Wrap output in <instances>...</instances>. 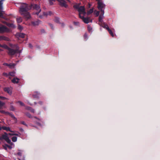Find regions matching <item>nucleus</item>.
Listing matches in <instances>:
<instances>
[{
	"mask_svg": "<svg viewBox=\"0 0 160 160\" xmlns=\"http://www.w3.org/2000/svg\"><path fill=\"white\" fill-rule=\"evenodd\" d=\"M5 141L8 144H11L12 143L11 142V140L9 139V138L6 140Z\"/></svg>",
	"mask_w": 160,
	"mask_h": 160,
	"instance_id": "f704fd0d",
	"label": "nucleus"
},
{
	"mask_svg": "<svg viewBox=\"0 0 160 160\" xmlns=\"http://www.w3.org/2000/svg\"><path fill=\"white\" fill-rule=\"evenodd\" d=\"M3 65L8 66L10 68H14L15 65V64L14 63L8 64L6 63H3Z\"/></svg>",
	"mask_w": 160,
	"mask_h": 160,
	"instance_id": "f3484780",
	"label": "nucleus"
},
{
	"mask_svg": "<svg viewBox=\"0 0 160 160\" xmlns=\"http://www.w3.org/2000/svg\"><path fill=\"white\" fill-rule=\"evenodd\" d=\"M96 0L97 1H98H98H101L100 0Z\"/></svg>",
	"mask_w": 160,
	"mask_h": 160,
	"instance_id": "338daca9",
	"label": "nucleus"
},
{
	"mask_svg": "<svg viewBox=\"0 0 160 160\" xmlns=\"http://www.w3.org/2000/svg\"><path fill=\"white\" fill-rule=\"evenodd\" d=\"M92 27L90 25H88V31L92 33Z\"/></svg>",
	"mask_w": 160,
	"mask_h": 160,
	"instance_id": "5701e85b",
	"label": "nucleus"
},
{
	"mask_svg": "<svg viewBox=\"0 0 160 160\" xmlns=\"http://www.w3.org/2000/svg\"><path fill=\"white\" fill-rule=\"evenodd\" d=\"M4 114H7L9 115L11 118H12L13 120L16 122H17V118L14 116L11 113H10L9 112H4Z\"/></svg>",
	"mask_w": 160,
	"mask_h": 160,
	"instance_id": "ddd939ff",
	"label": "nucleus"
},
{
	"mask_svg": "<svg viewBox=\"0 0 160 160\" xmlns=\"http://www.w3.org/2000/svg\"><path fill=\"white\" fill-rule=\"evenodd\" d=\"M91 4L90 3L88 4L89 8H90L91 7Z\"/></svg>",
	"mask_w": 160,
	"mask_h": 160,
	"instance_id": "0e129e2a",
	"label": "nucleus"
},
{
	"mask_svg": "<svg viewBox=\"0 0 160 160\" xmlns=\"http://www.w3.org/2000/svg\"><path fill=\"white\" fill-rule=\"evenodd\" d=\"M21 123L22 124L25 125L26 126H27V125L25 123V122L23 121H22L21 122Z\"/></svg>",
	"mask_w": 160,
	"mask_h": 160,
	"instance_id": "a18cd8bd",
	"label": "nucleus"
},
{
	"mask_svg": "<svg viewBox=\"0 0 160 160\" xmlns=\"http://www.w3.org/2000/svg\"><path fill=\"white\" fill-rule=\"evenodd\" d=\"M2 129L4 130H6L7 131H10L11 132H12V131L11 130L10 128L8 127L3 126L2 127Z\"/></svg>",
	"mask_w": 160,
	"mask_h": 160,
	"instance_id": "aec40b11",
	"label": "nucleus"
},
{
	"mask_svg": "<svg viewBox=\"0 0 160 160\" xmlns=\"http://www.w3.org/2000/svg\"><path fill=\"white\" fill-rule=\"evenodd\" d=\"M34 118L36 119V120H33L34 122L38 126H41L42 125L40 122L41 121V119L39 118H37L36 117H34Z\"/></svg>",
	"mask_w": 160,
	"mask_h": 160,
	"instance_id": "9b49d317",
	"label": "nucleus"
},
{
	"mask_svg": "<svg viewBox=\"0 0 160 160\" xmlns=\"http://www.w3.org/2000/svg\"><path fill=\"white\" fill-rule=\"evenodd\" d=\"M40 93L38 92H35L32 95L33 98H38L39 97Z\"/></svg>",
	"mask_w": 160,
	"mask_h": 160,
	"instance_id": "a211bd4d",
	"label": "nucleus"
},
{
	"mask_svg": "<svg viewBox=\"0 0 160 160\" xmlns=\"http://www.w3.org/2000/svg\"><path fill=\"white\" fill-rule=\"evenodd\" d=\"M14 50H15L16 52L15 53L13 54V55L17 53H20L21 52V51L19 50V47L18 46L15 49H14Z\"/></svg>",
	"mask_w": 160,
	"mask_h": 160,
	"instance_id": "4be33fe9",
	"label": "nucleus"
},
{
	"mask_svg": "<svg viewBox=\"0 0 160 160\" xmlns=\"http://www.w3.org/2000/svg\"><path fill=\"white\" fill-rule=\"evenodd\" d=\"M29 47L30 48H32V44H31V43H29Z\"/></svg>",
	"mask_w": 160,
	"mask_h": 160,
	"instance_id": "13d9d810",
	"label": "nucleus"
},
{
	"mask_svg": "<svg viewBox=\"0 0 160 160\" xmlns=\"http://www.w3.org/2000/svg\"><path fill=\"white\" fill-rule=\"evenodd\" d=\"M59 3V5L62 7L67 8L68 5L64 0H57Z\"/></svg>",
	"mask_w": 160,
	"mask_h": 160,
	"instance_id": "1a4fd4ad",
	"label": "nucleus"
},
{
	"mask_svg": "<svg viewBox=\"0 0 160 160\" xmlns=\"http://www.w3.org/2000/svg\"><path fill=\"white\" fill-rule=\"evenodd\" d=\"M66 0L67 1H68V2H70V0Z\"/></svg>",
	"mask_w": 160,
	"mask_h": 160,
	"instance_id": "774afa93",
	"label": "nucleus"
},
{
	"mask_svg": "<svg viewBox=\"0 0 160 160\" xmlns=\"http://www.w3.org/2000/svg\"><path fill=\"white\" fill-rule=\"evenodd\" d=\"M54 22L57 23H59V18L58 17H55L54 20Z\"/></svg>",
	"mask_w": 160,
	"mask_h": 160,
	"instance_id": "7c9ffc66",
	"label": "nucleus"
},
{
	"mask_svg": "<svg viewBox=\"0 0 160 160\" xmlns=\"http://www.w3.org/2000/svg\"><path fill=\"white\" fill-rule=\"evenodd\" d=\"M48 24L50 26L51 28L52 29V30H53L54 29V28H53V25L52 24H51L50 23H48Z\"/></svg>",
	"mask_w": 160,
	"mask_h": 160,
	"instance_id": "49530a36",
	"label": "nucleus"
},
{
	"mask_svg": "<svg viewBox=\"0 0 160 160\" xmlns=\"http://www.w3.org/2000/svg\"><path fill=\"white\" fill-rule=\"evenodd\" d=\"M13 74V73L12 72H9V76L10 75V76H12V75Z\"/></svg>",
	"mask_w": 160,
	"mask_h": 160,
	"instance_id": "052dcab7",
	"label": "nucleus"
},
{
	"mask_svg": "<svg viewBox=\"0 0 160 160\" xmlns=\"http://www.w3.org/2000/svg\"><path fill=\"white\" fill-rule=\"evenodd\" d=\"M2 75L3 76L6 77H8L9 76V74H8L6 72L3 73Z\"/></svg>",
	"mask_w": 160,
	"mask_h": 160,
	"instance_id": "37998d69",
	"label": "nucleus"
},
{
	"mask_svg": "<svg viewBox=\"0 0 160 160\" xmlns=\"http://www.w3.org/2000/svg\"><path fill=\"white\" fill-rule=\"evenodd\" d=\"M82 14H83V15H85V14H86V12L85 9H84V11H83L82 12Z\"/></svg>",
	"mask_w": 160,
	"mask_h": 160,
	"instance_id": "603ef678",
	"label": "nucleus"
},
{
	"mask_svg": "<svg viewBox=\"0 0 160 160\" xmlns=\"http://www.w3.org/2000/svg\"><path fill=\"white\" fill-rule=\"evenodd\" d=\"M27 109L30 110L32 112L34 113L35 110L34 109H33L32 107H28L27 108Z\"/></svg>",
	"mask_w": 160,
	"mask_h": 160,
	"instance_id": "393cba45",
	"label": "nucleus"
},
{
	"mask_svg": "<svg viewBox=\"0 0 160 160\" xmlns=\"http://www.w3.org/2000/svg\"><path fill=\"white\" fill-rule=\"evenodd\" d=\"M19 129V131L21 132H22L24 131L23 129L22 128H20Z\"/></svg>",
	"mask_w": 160,
	"mask_h": 160,
	"instance_id": "5fc2aeb1",
	"label": "nucleus"
},
{
	"mask_svg": "<svg viewBox=\"0 0 160 160\" xmlns=\"http://www.w3.org/2000/svg\"><path fill=\"white\" fill-rule=\"evenodd\" d=\"M18 103H19L20 105L22 106H24L25 105L21 101H19L17 102Z\"/></svg>",
	"mask_w": 160,
	"mask_h": 160,
	"instance_id": "a19ab883",
	"label": "nucleus"
},
{
	"mask_svg": "<svg viewBox=\"0 0 160 160\" xmlns=\"http://www.w3.org/2000/svg\"><path fill=\"white\" fill-rule=\"evenodd\" d=\"M42 17H43V16H42V15H39V17L40 18H42Z\"/></svg>",
	"mask_w": 160,
	"mask_h": 160,
	"instance_id": "680f3d73",
	"label": "nucleus"
},
{
	"mask_svg": "<svg viewBox=\"0 0 160 160\" xmlns=\"http://www.w3.org/2000/svg\"><path fill=\"white\" fill-rule=\"evenodd\" d=\"M19 79L18 78H14L12 80V82L13 83H18Z\"/></svg>",
	"mask_w": 160,
	"mask_h": 160,
	"instance_id": "412c9836",
	"label": "nucleus"
},
{
	"mask_svg": "<svg viewBox=\"0 0 160 160\" xmlns=\"http://www.w3.org/2000/svg\"><path fill=\"white\" fill-rule=\"evenodd\" d=\"M4 148L5 149H6L7 148H8L9 149H11L12 148V147L8 144H5L4 146H3Z\"/></svg>",
	"mask_w": 160,
	"mask_h": 160,
	"instance_id": "c756f323",
	"label": "nucleus"
},
{
	"mask_svg": "<svg viewBox=\"0 0 160 160\" xmlns=\"http://www.w3.org/2000/svg\"><path fill=\"white\" fill-rule=\"evenodd\" d=\"M18 159L19 160H24V157L23 156L21 158H18Z\"/></svg>",
	"mask_w": 160,
	"mask_h": 160,
	"instance_id": "8fccbe9b",
	"label": "nucleus"
},
{
	"mask_svg": "<svg viewBox=\"0 0 160 160\" xmlns=\"http://www.w3.org/2000/svg\"><path fill=\"white\" fill-rule=\"evenodd\" d=\"M73 24L75 26H79V22H74Z\"/></svg>",
	"mask_w": 160,
	"mask_h": 160,
	"instance_id": "4c0bfd02",
	"label": "nucleus"
},
{
	"mask_svg": "<svg viewBox=\"0 0 160 160\" xmlns=\"http://www.w3.org/2000/svg\"><path fill=\"white\" fill-rule=\"evenodd\" d=\"M62 26H64V23H62Z\"/></svg>",
	"mask_w": 160,
	"mask_h": 160,
	"instance_id": "69168bd1",
	"label": "nucleus"
},
{
	"mask_svg": "<svg viewBox=\"0 0 160 160\" xmlns=\"http://www.w3.org/2000/svg\"><path fill=\"white\" fill-rule=\"evenodd\" d=\"M26 115L29 118H32V115L29 112H26L25 113Z\"/></svg>",
	"mask_w": 160,
	"mask_h": 160,
	"instance_id": "2f4dec72",
	"label": "nucleus"
},
{
	"mask_svg": "<svg viewBox=\"0 0 160 160\" xmlns=\"http://www.w3.org/2000/svg\"><path fill=\"white\" fill-rule=\"evenodd\" d=\"M101 13L100 15H99V21L100 22L99 23H102V19L103 18V15L104 14V10H101Z\"/></svg>",
	"mask_w": 160,
	"mask_h": 160,
	"instance_id": "9d476101",
	"label": "nucleus"
},
{
	"mask_svg": "<svg viewBox=\"0 0 160 160\" xmlns=\"http://www.w3.org/2000/svg\"><path fill=\"white\" fill-rule=\"evenodd\" d=\"M99 24L104 28H106L107 30H108V28H109L108 25L107 24H106L105 22L99 23Z\"/></svg>",
	"mask_w": 160,
	"mask_h": 160,
	"instance_id": "dca6fc26",
	"label": "nucleus"
},
{
	"mask_svg": "<svg viewBox=\"0 0 160 160\" xmlns=\"http://www.w3.org/2000/svg\"><path fill=\"white\" fill-rule=\"evenodd\" d=\"M84 38L85 40H87L88 39V35L86 33H85L84 35Z\"/></svg>",
	"mask_w": 160,
	"mask_h": 160,
	"instance_id": "c9c22d12",
	"label": "nucleus"
},
{
	"mask_svg": "<svg viewBox=\"0 0 160 160\" xmlns=\"http://www.w3.org/2000/svg\"><path fill=\"white\" fill-rule=\"evenodd\" d=\"M5 104V103L0 101V108H2V107Z\"/></svg>",
	"mask_w": 160,
	"mask_h": 160,
	"instance_id": "e433bc0d",
	"label": "nucleus"
},
{
	"mask_svg": "<svg viewBox=\"0 0 160 160\" xmlns=\"http://www.w3.org/2000/svg\"><path fill=\"white\" fill-rule=\"evenodd\" d=\"M43 15L44 16H47V15H48V12H43Z\"/></svg>",
	"mask_w": 160,
	"mask_h": 160,
	"instance_id": "de8ad7c7",
	"label": "nucleus"
},
{
	"mask_svg": "<svg viewBox=\"0 0 160 160\" xmlns=\"http://www.w3.org/2000/svg\"><path fill=\"white\" fill-rule=\"evenodd\" d=\"M25 35V34L23 33H19L18 34V36L19 37L22 38H24Z\"/></svg>",
	"mask_w": 160,
	"mask_h": 160,
	"instance_id": "bb28decb",
	"label": "nucleus"
},
{
	"mask_svg": "<svg viewBox=\"0 0 160 160\" xmlns=\"http://www.w3.org/2000/svg\"><path fill=\"white\" fill-rule=\"evenodd\" d=\"M48 15H51L52 14V12L51 11H49L48 12Z\"/></svg>",
	"mask_w": 160,
	"mask_h": 160,
	"instance_id": "bf43d9fd",
	"label": "nucleus"
},
{
	"mask_svg": "<svg viewBox=\"0 0 160 160\" xmlns=\"http://www.w3.org/2000/svg\"><path fill=\"white\" fill-rule=\"evenodd\" d=\"M1 47L7 49V52L9 56H13V54L15 53V50H14L13 49L10 48L6 44L1 45Z\"/></svg>",
	"mask_w": 160,
	"mask_h": 160,
	"instance_id": "f03ea898",
	"label": "nucleus"
},
{
	"mask_svg": "<svg viewBox=\"0 0 160 160\" xmlns=\"http://www.w3.org/2000/svg\"><path fill=\"white\" fill-rule=\"evenodd\" d=\"M31 9H32L33 10H36L37 12L35 14L37 15H38L39 13L41 11V9L40 8V6L38 5L35 4H31L30 5Z\"/></svg>",
	"mask_w": 160,
	"mask_h": 160,
	"instance_id": "7ed1b4c3",
	"label": "nucleus"
},
{
	"mask_svg": "<svg viewBox=\"0 0 160 160\" xmlns=\"http://www.w3.org/2000/svg\"><path fill=\"white\" fill-rule=\"evenodd\" d=\"M93 8L90 9L87 12V15H89L91 14L93 12Z\"/></svg>",
	"mask_w": 160,
	"mask_h": 160,
	"instance_id": "cd10ccee",
	"label": "nucleus"
},
{
	"mask_svg": "<svg viewBox=\"0 0 160 160\" xmlns=\"http://www.w3.org/2000/svg\"><path fill=\"white\" fill-rule=\"evenodd\" d=\"M22 20L21 17H20L17 18V21L18 23H20L22 22Z\"/></svg>",
	"mask_w": 160,
	"mask_h": 160,
	"instance_id": "c85d7f7f",
	"label": "nucleus"
},
{
	"mask_svg": "<svg viewBox=\"0 0 160 160\" xmlns=\"http://www.w3.org/2000/svg\"><path fill=\"white\" fill-rule=\"evenodd\" d=\"M30 10H31L30 5L23 3L21 5L19 8V12L20 14L28 20L31 18L30 13L28 12V11Z\"/></svg>",
	"mask_w": 160,
	"mask_h": 160,
	"instance_id": "f257e3e1",
	"label": "nucleus"
},
{
	"mask_svg": "<svg viewBox=\"0 0 160 160\" xmlns=\"http://www.w3.org/2000/svg\"><path fill=\"white\" fill-rule=\"evenodd\" d=\"M18 28L19 29L22 30L23 29V27L20 25H19L18 26Z\"/></svg>",
	"mask_w": 160,
	"mask_h": 160,
	"instance_id": "c03bdc74",
	"label": "nucleus"
},
{
	"mask_svg": "<svg viewBox=\"0 0 160 160\" xmlns=\"http://www.w3.org/2000/svg\"><path fill=\"white\" fill-rule=\"evenodd\" d=\"M4 0H0V17L2 18H4V14H5L4 12L3 11V8L2 5L3 4V1Z\"/></svg>",
	"mask_w": 160,
	"mask_h": 160,
	"instance_id": "39448f33",
	"label": "nucleus"
},
{
	"mask_svg": "<svg viewBox=\"0 0 160 160\" xmlns=\"http://www.w3.org/2000/svg\"><path fill=\"white\" fill-rule=\"evenodd\" d=\"M17 138L16 137L14 136L12 138V140L13 142H15L17 141Z\"/></svg>",
	"mask_w": 160,
	"mask_h": 160,
	"instance_id": "72a5a7b5",
	"label": "nucleus"
},
{
	"mask_svg": "<svg viewBox=\"0 0 160 160\" xmlns=\"http://www.w3.org/2000/svg\"><path fill=\"white\" fill-rule=\"evenodd\" d=\"M0 112L4 114V112H5V111L3 110H1Z\"/></svg>",
	"mask_w": 160,
	"mask_h": 160,
	"instance_id": "4d7b16f0",
	"label": "nucleus"
},
{
	"mask_svg": "<svg viewBox=\"0 0 160 160\" xmlns=\"http://www.w3.org/2000/svg\"><path fill=\"white\" fill-rule=\"evenodd\" d=\"M17 155L20 156H22V153L21 152H19L17 153Z\"/></svg>",
	"mask_w": 160,
	"mask_h": 160,
	"instance_id": "3c124183",
	"label": "nucleus"
},
{
	"mask_svg": "<svg viewBox=\"0 0 160 160\" xmlns=\"http://www.w3.org/2000/svg\"><path fill=\"white\" fill-rule=\"evenodd\" d=\"M98 9L101 11L104 10L103 8H104L105 7V5L104 4L102 1H98Z\"/></svg>",
	"mask_w": 160,
	"mask_h": 160,
	"instance_id": "6e6552de",
	"label": "nucleus"
},
{
	"mask_svg": "<svg viewBox=\"0 0 160 160\" xmlns=\"http://www.w3.org/2000/svg\"><path fill=\"white\" fill-rule=\"evenodd\" d=\"M38 103L39 104L41 105H42L43 103V102L41 101H39Z\"/></svg>",
	"mask_w": 160,
	"mask_h": 160,
	"instance_id": "6e6d98bb",
	"label": "nucleus"
},
{
	"mask_svg": "<svg viewBox=\"0 0 160 160\" xmlns=\"http://www.w3.org/2000/svg\"><path fill=\"white\" fill-rule=\"evenodd\" d=\"M79 18L81 19L85 23H88L89 22H92V20H91L89 18H85L84 16L79 15Z\"/></svg>",
	"mask_w": 160,
	"mask_h": 160,
	"instance_id": "0eeeda50",
	"label": "nucleus"
},
{
	"mask_svg": "<svg viewBox=\"0 0 160 160\" xmlns=\"http://www.w3.org/2000/svg\"><path fill=\"white\" fill-rule=\"evenodd\" d=\"M9 46L10 47V48H12V49H13V48H14L15 47H16V48L17 47V45L16 44H13L11 43H9Z\"/></svg>",
	"mask_w": 160,
	"mask_h": 160,
	"instance_id": "b1692460",
	"label": "nucleus"
},
{
	"mask_svg": "<svg viewBox=\"0 0 160 160\" xmlns=\"http://www.w3.org/2000/svg\"><path fill=\"white\" fill-rule=\"evenodd\" d=\"M6 25L8 27L12 28L14 27V24L12 23H8L6 24Z\"/></svg>",
	"mask_w": 160,
	"mask_h": 160,
	"instance_id": "473e14b6",
	"label": "nucleus"
},
{
	"mask_svg": "<svg viewBox=\"0 0 160 160\" xmlns=\"http://www.w3.org/2000/svg\"><path fill=\"white\" fill-rule=\"evenodd\" d=\"M0 98L2 99L3 100H4L7 99L6 98L3 97L1 96H0Z\"/></svg>",
	"mask_w": 160,
	"mask_h": 160,
	"instance_id": "09e8293b",
	"label": "nucleus"
},
{
	"mask_svg": "<svg viewBox=\"0 0 160 160\" xmlns=\"http://www.w3.org/2000/svg\"><path fill=\"white\" fill-rule=\"evenodd\" d=\"M11 31L10 29L6 26L3 25L0 27V33L9 32Z\"/></svg>",
	"mask_w": 160,
	"mask_h": 160,
	"instance_id": "423d86ee",
	"label": "nucleus"
},
{
	"mask_svg": "<svg viewBox=\"0 0 160 160\" xmlns=\"http://www.w3.org/2000/svg\"><path fill=\"white\" fill-rule=\"evenodd\" d=\"M41 21L39 20H37L35 21H32L31 22V24L33 26H35L38 25L40 23Z\"/></svg>",
	"mask_w": 160,
	"mask_h": 160,
	"instance_id": "2eb2a0df",
	"label": "nucleus"
},
{
	"mask_svg": "<svg viewBox=\"0 0 160 160\" xmlns=\"http://www.w3.org/2000/svg\"><path fill=\"white\" fill-rule=\"evenodd\" d=\"M2 40H4L6 41H10V39L7 37L2 36Z\"/></svg>",
	"mask_w": 160,
	"mask_h": 160,
	"instance_id": "6ab92c4d",
	"label": "nucleus"
},
{
	"mask_svg": "<svg viewBox=\"0 0 160 160\" xmlns=\"http://www.w3.org/2000/svg\"><path fill=\"white\" fill-rule=\"evenodd\" d=\"M107 30L108 32L109 33L112 37H114V34L111 29H110V28H108V30Z\"/></svg>",
	"mask_w": 160,
	"mask_h": 160,
	"instance_id": "a878e982",
	"label": "nucleus"
},
{
	"mask_svg": "<svg viewBox=\"0 0 160 160\" xmlns=\"http://www.w3.org/2000/svg\"><path fill=\"white\" fill-rule=\"evenodd\" d=\"M8 138V134L5 132L4 134H2L1 137H0V140H2L4 139L5 140Z\"/></svg>",
	"mask_w": 160,
	"mask_h": 160,
	"instance_id": "f8f14e48",
	"label": "nucleus"
},
{
	"mask_svg": "<svg viewBox=\"0 0 160 160\" xmlns=\"http://www.w3.org/2000/svg\"><path fill=\"white\" fill-rule=\"evenodd\" d=\"M52 1H50V0L49 1V4L50 5H52L53 4V2H52Z\"/></svg>",
	"mask_w": 160,
	"mask_h": 160,
	"instance_id": "864d4df0",
	"label": "nucleus"
},
{
	"mask_svg": "<svg viewBox=\"0 0 160 160\" xmlns=\"http://www.w3.org/2000/svg\"><path fill=\"white\" fill-rule=\"evenodd\" d=\"M2 41V36H0V41Z\"/></svg>",
	"mask_w": 160,
	"mask_h": 160,
	"instance_id": "e2e57ef3",
	"label": "nucleus"
},
{
	"mask_svg": "<svg viewBox=\"0 0 160 160\" xmlns=\"http://www.w3.org/2000/svg\"><path fill=\"white\" fill-rule=\"evenodd\" d=\"M94 12L95 13L96 17H98L99 16V11H97L95 10Z\"/></svg>",
	"mask_w": 160,
	"mask_h": 160,
	"instance_id": "ea45409f",
	"label": "nucleus"
},
{
	"mask_svg": "<svg viewBox=\"0 0 160 160\" xmlns=\"http://www.w3.org/2000/svg\"><path fill=\"white\" fill-rule=\"evenodd\" d=\"M4 90L5 92H7L9 94H11L12 91L10 88L8 87L5 88H4Z\"/></svg>",
	"mask_w": 160,
	"mask_h": 160,
	"instance_id": "4468645a",
	"label": "nucleus"
},
{
	"mask_svg": "<svg viewBox=\"0 0 160 160\" xmlns=\"http://www.w3.org/2000/svg\"><path fill=\"white\" fill-rule=\"evenodd\" d=\"M10 109L11 111H14L15 109L13 106L11 105L10 107Z\"/></svg>",
	"mask_w": 160,
	"mask_h": 160,
	"instance_id": "58836bf2",
	"label": "nucleus"
},
{
	"mask_svg": "<svg viewBox=\"0 0 160 160\" xmlns=\"http://www.w3.org/2000/svg\"><path fill=\"white\" fill-rule=\"evenodd\" d=\"M73 8L78 10V11L79 12V16L82 14V12L84 11L85 8L84 6H80L79 4L78 3H76L73 6Z\"/></svg>",
	"mask_w": 160,
	"mask_h": 160,
	"instance_id": "20e7f679",
	"label": "nucleus"
},
{
	"mask_svg": "<svg viewBox=\"0 0 160 160\" xmlns=\"http://www.w3.org/2000/svg\"><path fill=\"white\" fill-rule=\"evenodd\" d=\"M9 135H11V136H19V135L18 134L15 133H9Z\"/></svg>",
	"mask_w": 160,
	"mask_h": 160,
	"instance_id": "79ce46f5",
	"label": "nucleus"
}]
</instances>
